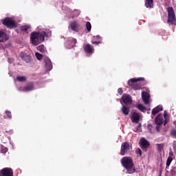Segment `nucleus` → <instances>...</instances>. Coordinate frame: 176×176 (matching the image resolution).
Here are the masks:
<instances>
[{"instance_id":"obj_1","label":"nucleus","mask_w":176,"mask_h":176,"mask_svg":"<svg viewBox=\"0 0 176 176\" xmlns=\"http://www.w3.org/2000/svg\"><path fill=\"white\" fill-rule=\"evenodd\" d=\"M121 164L126 170V174H134L135 173V166L133 159L130 157H124L121 160Z\"/></svg>"},{"instance_id":"obj_2","label":"nucleus","mask_w":176,"mask_h":176,"mask_svg":"<svg viewBox=\"0 0 176 176\" xmlns=\"http://www.w3.org/2000/svg\"><path fill=\"white\" fill-rule=\"evenodd\" d=\"M45 36H49L45 32H33L30 35V40L32 45L37 46L39 43H42L45 41Z\"/></svg>"},{"instance_id":"obj_3","label":"nucleus","mask_w":176,"mask_h":176,"mask_svg":"<svg viewBox=\"0 0 176 176\" xmlns=\"http://www.w3.org/2000/svg\"><path fill=\"white\" fill-rule=\"evenodd\" d=\"M144 80L145 78L142 77L138 78H131L128 81V85H129L133 90H141V89H142V86L146 85Z\"/></svg>"},{"instance_id":"obj_4","label":"nucleus","mask_w":176,"mask_h":176,"mask_svg":"<svg viewBox=\"0 0 176 176\" xmlns=\"http://www.w3.org/2000/svg\"><path fill=\"white\" fill-rule=\"evenodd\" d=\"M168 120H170V116L166 111H164V116L163 114L160 113L155 119V124L161 126L163 124V123L164 126H166V124L168 123Z\"/></svg>"},{"instance_id":"obj_5","label":"nucleus","mask_w":176,"mask_h":176,"mask_svg":"<svg viewBox=\"0 0 176 176\" xmlns=\"http://www.w3.org/2000/svg\"><path fill=\"white\" fill-rule=\"evenodd\" d=\"M168 12V24L169 25H176V17L175 12H174V8L173 7L167 8Z\"/></svg>"},{"instance_id":"obj_6","label":"nucleus","mask_w":176,"mask_h":176,"mask_svg":"<svg viewBox=\"0 0 176 176\" xmlns=\"http://www.w3.org/2000/svg\"><path fill=\"white\" fill-rule=\"evenodd\" d=\"M2 24H3V25L6 27H8V28H17V24H16V22L10 17L5 18L2 21Z\"/></svg>"},{"instance_id":"obj_7","label":"nucleus","mask_w":176,"mask_h":176,"mask_svg":"<svg viewBox=\"0 0 176 176\" xmlns=\"http://www.w3.org/2000/svg\"><path fill=\"white\" fill-rule=\"evenodd\" d=\"M130 151V144L127 142L122 143L120 155L124 156L125 153H127Z\"/></svg>"},{"instance_id":"obj_8","label":"nucleus","mask_w":176,"mask_h":176,"mask_svg":"<svg viewBox=\"0 0 176 176\" xmlns=\"http://www.w3.org/2000/svg\"><path fill=\"white\" fill-rule=\"evenodd\" d=\"M0 176H13V169L11 168H4L0 170Z\"/></svg>"},{"instance_id":"obj_9","label":"nucleus","mask_w":176,"mask_h":176,"mask_svg":"<svg viewBox=\"0 0 176 176\" xmlns=\"http://www.w3.org/2000/svg\"><path fill=\"white\" fill-rule=\"evenodd\" d=\"M19 57L21 58L22 61H25V63H31V61H32V58L25 52H21L19 54Z\"/></svg>"},{"instance_id":"obj_10","label":"nucleus","mask_w":176,"mask_h":176,"mask_svg":"<svg viewBox=\"0 0 176 176\" xmlns=\"http://www.w3.org/2000/svg\"><path fill=\"white\" fill-rule=\"evenodd\" d=\"M69 26L71 30H72L74 32H78L80 30V24L78 23V21H72L70 22Z\"/></svg>"},{"instance_id":"obj_11","label":"nucleus","mask_w":176,"mask_h":176,"mask_svg":"<svg viewBox=\"0 0 176 176\" xmlns=\"http://www.w3.org/2000/svg\"><path fill=\"white\" fill-rule=\"evenodd\" d=\"M140 148L143 150L148 149V147L151 146V143L145 138H142L140 142Z\"/></svg>"},{"instance_id":"obj_12","label":"nucleus","mask_w":176,"mask_h":176,"mask_svg":"<svg viewBox=\"0 0 176 176\" xmlns=\"http://www.w3.org/2000/svg\"><path fill=\"white\" fill-rule=\"evenodd\" d=\"M121 99L122 100V102H124V104H126V105H127V104H132L133 102L131 96H130V95L127 94H124Z\"/></svg>"},{"instance_id":"obj_13","label":"nucleus","mask_w":176,"mask_h":176,"mask_svg":"<svg viewBox=\"0 0 176 176\" xmlns=\"http://www.w3.org/2000/svg\"><path fill=\"white\" fill-rule=\"evenodd\" d=\"M131 120L132 123H140V113L137 111H133L131 113Z\"/></svg>"},{"instance_id":"obj_14","label":"nucleus","mask_w":176,"mask_h":176,"mask_svg":"<svg viewBox=\"0 0 176 176\" xmlns=\"http://www.w3.org/2000/svg\"><path fill=\"white\" fill-rule=\"evenodd\" d=\"M142 98L144 104H146V105H148V104H149V99L151 98V95H149L148 92L143 91L142 92Z\"/></svg>"},{"instance_id":"obj_15","label":"nucleus","mask_w":176,"mask_h":176,"mask_svg":"<svg viewBox=\"0 0 176 176\" xmlns=\"http://www.w3.org/2000/svg\"><path fill=\"white\" fill-rule=\"evenodd\" d=\"M83 49L85 52V53H87L88 54H93L94 53V48H93V46L90 44H86Z\"/></svg>"},{"instance_id":"obj_16","label":"nucleus","mask_w":176,"mask_h":176,"mask_svg":"<svg viewBox=\"0 0 176 176\" xmlns=\"http://www.w3.org/2000/svg\"><path fill=\"white\" fill-rule=\"evenodd\" d=\"M76 38H69L68 41L67 42V49H72V47H75V45H76Z\"/></svg>"},{"instance_id":"obj_17","label":"nucleus","mask_w":176,"mask_h":176,"mask_svg":"<svg viewBox=\"0 0 176 176\" xmlns=\"http://www.w3.org/2000/svg\"><path fill=\"white\" fill-rule=\"evenodd\" d=\"M9 39V35H8L5 32L0 31V42H6Z\"/></svg>"},{"instance_id":"obj_18","label":"nucleus","mask_w":176,"mask_h":176,"mask_svg":"<svg viewBox=\"0 0 176 176\" xmlns=\"http://www.w3.org/2000/svg\"><path fill=\"white\" fill-rule=\"evenodd\" d=\"M44 62H45L46 68L49 71H50V69L53 68V65H52V60H50V58H49L48 57H45L44 58Z\"/></svg>"},{"instance_id":"obj_19","label":"nucleus","mask_w":176,"mask_h":176,"mask_svg":"<svg viewBox=\"0 0 176 176\" xmlns=\"http://www.w3.org/2000/svg\"><path fill=\"white\" fill-rule=\"evenodd\" d=\"M160 111H163V106L158 105L152 110V115H156V113H159Z\"/></svg>"},{"instance_id":"obj_20","label":"nucleus","mask_w":176,"mask_h":176,"mask_svg":"<svg viewBox=\"0 0 176 176\" xmlns=\"http://www.w3.org/2000/svg\"><path fill=\"white\" fill-rule=\"evenodd\" d=\"M121 111L125 116H127L129 113H130V109L127 107L126 106H122Z\"/></svg>"},{"instance_id":"obj_21","label":"nucleus","mask_w":176,"mask_h":176,"mask_svg":"<svg viewBox=\"0 0 176 176\" xmlns=\"http://www.w3.org/2000/svg\"><path fill=\"white\" fill-rule=\"evenodd\" d=\"M145 6L146 8L152 9L153 8V0H145Z\"/></svg>"},{"instance_id":"obj_22","label":"nucleus","mask_w":176,"mask_h":176,"mask_svg":"<svg viewBox=\"0 0 176 176\" xmlns=\"http://www.w3.org/2000/svg\"><path fill=\"white\" fill-rule=\"evenodd\" d=\"M37 50H38V52H41V53H43L45 54V53H47V51L46 50V47H45V45H40L37 47Z\"/></svg>"},{"instance_id":"obj_23","label":"nucleus","mask_w":176,"mask_h":176,"mask_svg":"<svg viewBox=\"0 0 176 176\" xmlns=\"http://www.w3.org/2000/svg\"><path fill=\"white\" fill-rule=\"evenodd\" d=\"M34 90V85L30 84L23 88V91H31Z\"/></svg>"},{"instance_id":"obj_24","label":"nucleus","mask_w":176,"mask_h":176,"mask_svg":"<svg viewBox=\"0 0 176 176\" xmlns=\"http://www.w3.org/2000/svg\"><path fill=\"white\" fill-rule=\"evenodd\" d=\"M138 109L142 112H146V107H145L142 104H138L137 106Z\"/></svg>"},{"instance_id":"obj_25","label":"nucleus","mask_w":176,"mask_h":176,"mask_svg":"<svg viewBox=\"0 0 176 176\" xmlns=\"http://www.w3.org/2000/svg\"><path fill=\"white\" fill-rule=\"evenodd\" d=\"M156 145H157L158 152H162L165 145L164 143L157 144Z\"/></svg>"},{"instance_id":"obj_26","label":"nucleus","mask_w":176,"mask_h":176,"mask_svg":"<svg viewBox=\"0 0 176 176\" xmlns=\"http://www.w3.org/2000/svg\"><path fill=\"white\" fill-rule=\"evenodd\" d=\"M30 28H31V26H30V25L21 26V30L23 32H25L26 31H28V30H30Z\"/></svg>"},{"instance_id":"obj_27","label":"nucleus","mask_w":176,"mask_h":176,"mask_svg":"<svg viewBox=\"0 0 176 176\" xmlns=\"http://www.w3.org/2000/svg\"><path fill=\"white\" fill-rule=\"evenodd\" d=\"M16 80H18V82H25L27 78H25V76H17Z\"/></svg>"},{"instance_id":"obj_28","label":"nucleus","mask_w":176,"mask_h":176,"mask_svg":"<svg viewBox=\"0 0 176 176\" xmlns=\"http://www.w3.org/2000/svg\"><path fill=\"white\" fill-rule=\"evenodd\" d=\"M171 162H173V158L171 157H168L166 160V168H168L170 167V164H171Z\"/></svg>"},{"instance_id":"obj_29","label":"nucleus","mask_w":176,"mask_h":176,"mask_svg":"<svg viewBox=\"0 0 176 176\" xmlns=\"http://www.w3.org/2000/svg\"><path fill=\"white\" fill-rule=\"evenodd\" d=\"M35 56L37 60H39V61H41V60L43 58V55H42L41 54H39V52H36Z\"/></svg>"},{"instance_id":"obj_30","label":"nucleus","mask_w":176,"mask_h":176,"mask_svg":"<svg viewBox=\"0 0 176 176\" xmlns=\"http://www.w3.org/2000/svg\"><path fill=\"white\" fill-rule=\"evenodd\" d=\"M86 28L89 32L91 31V23H90V22H87Z\"/></svg>"},{"instance_id":"obj_31","label":"nucleus","mask_w":176,"mask_h":176,"mask_svg":"<svg viewBox=\"0 0 176 176\" xmlns=\"http://www.w3.org/2000/svg\"><path fill=\"white\" fill-rule=\"evenodd\" d=\"M147 129H148L149 133H151V134L153 133V132L152 131V129H153V126H152V124H148L147 125Z\"/></svg>"},{"instance_id":"obj_32","label":"nucleus","mask_w":176,"mask_h":176,"mask_svg":"<svg viewBox=\"0 0 176 176\" xmlns=\"http://www.w3.org/2000/svg\"><path fill=\"white\" fill-rule=\"evenodd\" d=\"M6 115L8 119H12V113L10 111H6Z\"/></svg>"},{"instance_id":"obj_33","label":"nucleus","mask_w":176,"mask_h":176,"mask_svg":"<svg viewBox=\"0 0 176 176\" xmlns=\"http://www.w3.org/2000/svg\"><path fill=\"white\" fill-rule=\"evenodd\" d=\"M136 153L138 155H140V156H142V151H141L140 148H137L136 149Z\"/></svg>"},{"instance_id":"obj_34","label":"nucleus","mask_w":176,"mask_h":176,"mask_svg":"<svg viewBox=\"0 0 176 176\" xmlns=\"http://www.w3.org/2000/svg\"><path fill=\"white\" fill-rule=\"evenodd\" d=\"M1 152V153H4V154L6 153V152H8V148L6 147L2 148Z\"/></svg>"},{"instance_id":"obj_35","label":"nucleus","mask_w":176,"mask_h":176,"mask_svg":"<svg viewBox=\"0 0 176 176\" xmlns=\"http://www.w3.org/2000/svg\"><path fill=\"white\" fill-rule=\"evenodd\" d=\"M170 135H172V137H176V130H173L171 132H170Z\"/></svg>"},{"instance_id":"obj_36","label":"nucleus","mask_w":176,"mask_h":176,"mask_svg":"<svg viewBox=\"0 0 176 176\" xmlns=\"http://www.w3.org/2000/svg\"><path fill=\"white\" fill-rule=\"evenodd\" d=\"M155 130L159 133L160 131V127H162V125L156 124Z\"/></svg>"},{"instance_id":"obj_37","label":"nucleus","mask_w":176,"mask_h":176,"mask_svg":"<svg viewBox=\"0 0 176 176\" xmlns=\"http://www.w3.org/2000/svg\"><path fill=\"white\" fill-rule=\"evenodd\" d=\"M92 45H100L101 43V41H91Z\"/></svg>"},{"instance_id":"obj_38","label":"nucleus","mask_w":176,"mask_h":176,"mask_svg":"<svg viewBox=\"0 0 176 176\" xmlns=\"http://www.w3.org/2000/svg\"><path fill=\"white\" fill-rule=\"evenodd\" d=\"M118 94H120V95L123 94V89H122V88H119L118 89Z\"/></svg>"},{"instance_id":"obj_39","label":"nucleus","mask_w":176,"mask_h":176,"mask_svg":"<svg viewBox=\"0 0 176 176\" xmlns=\"http://www.w3.org/2000/svg\"><path fill=\"white\" fill-rule=\"evenodd\" d=\"M137 131H141V124L136 127Z\"/></svg>"},{"instance_id":"obj_40","label":"nucleus","mask_w":176,"mask_h":176,"mask_svg":"<svg viewBox=\"0 0 176 176\" xmlns=\"http://www.w3.org/2000/svg\"><path fill=\"white\" fill-rule=\"evenodd\" d=\"M96 39H97L98 41H100V37L98 36H94V40H96Z\"/></svg>"},{"instance_id":"obj_41","label":"nucleus","mask_w":176,"mask_h":176,"mask_svg":"<svg viewBox=\"0 0 176 176\" xmlns=\"http://www.w3.org/2000/svg\"><path fill=\"white\" fill-rule=\"evenodd\" d=\"M169 155H170V156H173V152H170V153H169Z\"/></svg>"},{"instance_id":"obj_42","label":"nucleus","mask_w":176,"mask_h":176,"mask_svg":"<svg viewBox=\"0 0 176 176\" xmlns=\"http://www.w3.org/2000/svg\"><path fill=\"white\" fill-rule=\"evenodd\" d=\"M159 176H162V174H160Z\"/></svg>"},{"instance_id":"obj_43","label":"nucleus","mask_w":176,"mask_h":176,"mask_svg":"<svg viewBox=\"0 0 176 176\" xmlns=\"http://www.w3.org/2000/svg\"><path fill=\"white\" fill-rule=\"evenodd\" d=\"M0 25H1V22H0Z\"/></svg>"}]
</instances>
